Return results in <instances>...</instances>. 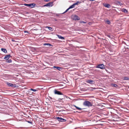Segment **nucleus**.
Segmentation results:
<instances>
[{
    "label": "nucleus",
    "instance_id": "nucleus-1",
    "mask_svg": "<svg viewBox=\"0 0 129 129\" xmlns=\"http://www.w3.org/2000/svg\"><path fill=\"white\" fill-rule=\"evenodd\" d=\"M6 84L9 87H11L15 88L17 86L15 84H12L11 83H10L8 82H6Z\"/></svg>",
    "mask_w": 129,
    "mask_h": 129
},
{
    "label": "nucleus",
    "instance_id": "nucleus-2",
    "mask_svg": "<svg viewBox=\"0 0 129 129\" xmlns=\"http://www.w3.org/2000/svg\"><path fill=\"white\" fill-rule=\"evenodd\" d=\"M24 5L26 6L30 7L31 8H33L35 7V6L36 5V4L35 3L30 4H24Z\"/></svg>",
    "mask_w": 129,
    "mask_h": 129
},
{
    "label": "nucleus",
    "instance_id": "nucleus-3",
    "mask_svg": "<svg viewBox=\"0 0 129 129\" xmlns=\"http://www.w3.org/2000/svg\"><path fill=\"white\" fill-rule=\"evenodd\" d=\"M96 68H99L101 69H104L105 68V66L103 64H101L98 65L96 67Z\"/></svg>",
    "mask_w": 129,
    "mask_h": 129
},
{
    "label": "nucleus",
    "instance_id": "nucleus-4",
    "mask_svg": "<svg viewBox=\"0 0 129 129\" xmlns=\"http://www.w3.org/2000/svg\"><path fill=\"white\" fill-rule=\"evenodd\" d=\"M56 118L58 121L61 122H65L66 121V120L63 119L61 117H57Z\"/></svg>",
    "mask_w": 129,
    "mask_h": 129
},
{
    "label": "nucleus",
    "instance_id": "nucleus-5",
    "mask_svg": "<svg viewBox=\"0 0 129 129\" xmlns=\"http://www.w3.org/2000/svg\"><path fill=\"white\" fill-rule=\"evenodd\" d=\"M54 93L55 94H57L59 95H62L63 94L62 93L60 92V91L55 90L54 91Z\"/></svg>",
    "mask_w": 129,
    "mask_h": 129
},
{
    "label": "nucleus",
    "instance_id": "nucleus-6",
    "mask_svg": "<svg viewBox=\"0 0 129 129\" xmlns=\"http://www.w3.org/2000/svg\"><path fill=\"white\" fill-rule=\"evenodd\" d=\"M72 18L73 20H79L80 19V18L76 15H75L73 16Z\"/></svg>",
    "mask_w": 129,
    "mask_h": 129
},
{
    "label": "nucleus",
    "instance_id": "nucleus-7",
    "mask_svg": "<svg viewBox=\"0 0 129 129\" xmlns=\"http://www.w3.org/2000/svg\"><path fill=\"white\" fill-rule=\"evenodd\" d=\"M83 105L85 106L89 107V101H85L83 103Z\"/></svg>",
    "mask_w": 129,
    "mask_h": 129
},
{
    "label": "nucleus",
    "instance_id": "nucleus-8",
    "mask_svg": "<svg viewBox=\"0 0 129 129\" xmlns=\"http://www.w3.org/2000/svg\"><path fill=\"white\" fill-rule=\"evenodd\" d=\"M93 103L89 102V108L90 107H92L93 108H94V106L93 104Z\"/></svg>",
    "mask_w": 129,
    "mask_h": 129
},
{
    "label": "nucleus",
    "instance_id": "nucleus-9",
    "mask_svg": "<svg viewBox=\"0 0 129 129\" xmlns=\"http://www.w3.org/2000/svg\"><path fill=\"white\" fill-rule=\"evenodd\" d=\"M57 36L60 39H64V38L63 37L59 35H57Z\"/></svg>",
    "mask_w": 129,
    "mask_h": 129
},
{
    "label": "nucleus",
    "instance_id": "nucleus-10",
    "mask_svg": "<svg viewBox=\"0 0 129 129\" xmlns=\"http://www.w3.org/2000/svg\"><path fill=\"white\" fill-rule=\"evenodd\" d=\"M47 6L49 7H52L53 6V3L50 2L49 3L47 4Z\"/></svg>",
    "mask_w": 129,
    "mask_h": 129
},
{
    "label": "nucleus",
    "instance_id": "nucleus-11",
    "mask_svg": "<svg viewBox=\"0 0 129 129\" xmlns=\"http://www.w3.org/2000/svg\"><path fill=\"white\" fill-rule=\"evenodd\" d=\"M1 50L3 52L5 53H7V51L6 49L4 48H2Z\"/></svg>",
    "mask_w": 129,
    "mask_h": 129
},
{
    "label": "nucleus",
    "instance_id": "nucleus-12",
    "mask_svg": "<svg viewBox=\"0 0 129 129\" xmlns=\"http://www.w3.org/2000/svg\"><path fill=\"white\" fill-rule=\"evenodd\" d=\"M104 6L106 8H110V5L108 4H105V5H104Z\"/></svg>",
    "mask_w": 129,
    "mask_h": 129
},
{
    "label": "nucleus",
    "instance_id": "nucleus-13",
    "mask_svg": "<svg viewBox=\"0 0 129 129\" xmlns=\"http://www.w3.org/2000/svg\"><path fill=\"white\" fill-rule=\"evenodd\" d=\"M122 11L125 13H127L128 12L127 11L126 9H123L122 10Z\"/></svg>",
    "mask_w": 129,
    "mask_h": 129
},
{
    "label": "nucleus",
    "instance_id": "nucleus-14",
    "mask_svg": "<svg viewBox=\"0 0 129 129\" xmlns=\"http://www.w3.org/2000/svg\"><path fill=\"white\" fill-rule=\"evenodd\" d=\"M54 68H56L59 71H60L61 69V68L60 67H56L55 66L54 67Z\"/></svg>",
    "mask_w": 129,
    "mask_h": 129
},
{
    "label": "nucleus",
    "instance_id": "nucleus-15",
    "mask_svg": "<svg viewBox=\"0 0 129 129\" xmlns=\"http://www.w3.org/2000/svg\"><path fill=\"white\" fill-rule=\"evenodd\" d=\"M94 83V82L92 80H89V83L91 84H93Z\"/></svg>",
    "mask_w": 129,
    "mask_h": 129
},
{
    "label": "nucleus",
    "instance_id": "nucleus-16",
    "mask_svg": "<svg viewBox=\"0 0 129 129\" xmlns=\"http://www.w3.org/2000/svg\"><path fill=\"white\" fill-rule=\"evenodd\" d=\"M74 4H73L71 6H70L69 8V9H71L72 8H73L75 7V5H74Z\"/></svg>",
    "mask_w": 129,
    "mask_h": 129
},
{
    "label": "nucleus",
    "instance_id": "nucleus-17",
    "mask_svg": "<svg viewBox=\"0 0 129 129\" xmlns=\"http://www.w3.org/2000/svg\"><path fill=\"white\" fill-rule=\"evenodd\" d=\"M46 28H48V29L49 30H51V31H53V30H52V28L51 27L49 26H46Z\"/></svg>",
    "mask_w": 129,
    "mask_h": 129
},
{
    "label": "nucleus",
    "instance_id": "nucleus-18",
    "mask_svg": "<svg viewBox=\"0 0 129 129\" xmlns=\"http://www.w3.org/2000/svg\"><path fill=\"white\" fill-rule=\"evenodd\" d=\"M123 80H129V78L128 77H124Z\"/></svg>",
    "mask_w": 129,
    "mask_h": 129
},
{
    "label": "nucleus",
    "instance_id": "nucleus-19",
    "mask_svg": "<svg viewBox=\"0 0 129 129\" xmlns=\"http://www.w3.org/2000/svg\"><path fill=\"white\" fill-rule=\"evenodd\" d=\"M44 45V46H45V45H47L48 46H50L52 45L50 44H49V43H44V45Z\"/></svg>",
    "mask_w": 129,
    "mask_h": 129
},
{
    "label": "nucleus",
    "instance_id": "nucleus-20",
    "mask_svg": "<svg viewBox=\"0 0 129 129\" xmlns=\"http://www.w3.org/2000/svg\"><path fill=\"white\" fill-rule=\"evenodd\" d=\"M36 91H37V90H36V89H29V90L28 91L30 92V91H33L35 92Z\"/></svg>",
    "mask_w": 129,
    "mask_h": 129
},
{
    "label": "nucleus",
    "instance_id": "nucleus-21",
    "mask_svg": "<svg viewBox=\"0 0 129 129\" xmlns=\"http://www.w3.org/2000/svg\"><path fill=\"white\" fill-rule=\"evenodd\" d=\"M4 59H6V60H8L9 58L8 57V56L7 55H6L4 58Z\"/></svg>",
    "mask_w": 129,
    "mask_h": 129
},
{
    "label": "nucleus",
    "instance_id": "nucleus-22",
    "mask_svg": "<svg viewBox=\"0 0 129 129\" xmlns=\"http://www.w3.org/2000/svg\"><path fill=\"white\" fill-rule=\"evenodd\" d=\"M111 86L112 87H117V85L115 84H111Z\"/></svg>",
    "mask_w": 129,
    "mask_h": 129
},
{
    "label": "nucleus",
    "instance_id": "nucleus-23",
    "mask_svg": "<svg viewBox=\"0 0 129 129\" xmlns=\"http://www.w3.org/2000/svg\"><path fill=\"white\" fill-rule=\"evenodd\" d=\"M106 22L108 24H110L111 22L109 20H107L106 21Z\"/></svg>",
    "mask_w": 129,
    "mask_h": 129
},
{
    "label": "nucleus",
    "instance_id": "nucleus-24",
    "mask_svg": "<svg viewBox=\"0 0 129 129\" xmlns=\"http://www.w3.org/2000/svg\"><path fill=\"white\" fill-rule=\"evenodd\" d=\"M74 106L76 108V109L78 110H81L82 109L81 108H79L77 107L76 106Z\"/></svg>",
    "mask_w": 129,
    "mask_h": 129
},
{
    "label": "nucleus",
    "instance_id": "nucleus-25",
    "mask_svg": "<svg viewBox=\"0 0 129 129\" xmlns=\"http://www.w3.org/2000/svg\"><path fill=\"white\" fill-rule=\"evenodd\" d=\"M12 61L11 59H9V60H8L7 61V62L8 63H11Z\"/></svg>",
    "mask_w": 129,
    "mask_h": 129
},
{
    "label": "nucleus",
    "instance_id": "nucleus-26",
    "mask_svg": "<svg viewBox=\"0 0 129 129\" xmlns=\"http://www.w3.org/2000/svg\"><path fill=\"white\" fill-rule=\"evenodd\" d=\"M107 37H108L109 38H110V39H111L112 38L111 36L110 35H107Z\"/></svg>",
    "mask_w": 129,
    "mask_h": 129
},
{
    "label": "nucleus",
    "instance_id": "nucleus-27",
    "mask_svg": "<svg viewBox=\"0 0 129 129\" xmlns=\"http://www.w3.org/2000/svg\"><path fill=\"white\" fill-rule=\"evenodd\" d=\"M79 3V2H77L76 3L73 4H74V5L75 6L76 5H78V4Z\"/></svg>",
    "mask_w": 129,
    "mask_h": 129
},
{
    "label": "nucleus",
    "instance_id": "nucleus-28",
    "mask_svg": "<svg viewBox=\"0 0 129 129\" xmlns=\"http://www.w3.org/2000/svg\"><path fill=\"white\" fill-rule=\"evenodd\" d=\"M69 10V8H68V9H67L63 13H65L66 12H67Z\"/></svg>",
    "mask_w": 129,
    "mask_h": 129
},
{
    "label": "nucleus",
    "instance_id": "nucleus-29",
    "mask_svg": "<svg viewBox=\"0 0 129 129\" xmlns=\"http://www.w3.org/2000/svg\"><path fill=\"white\" fill-rule=\"evenodd\" d=\"M26 121L28 123H29L32 124V122H31V121Z\"/></svg>",
    "mask_w": 129,
    "mask_h": 129
},
{
    "label": "nucleus",
    "instance_id": "nucleus-30",
    "mask_svg": "<svg viewBox=\"0 0 129 129\" xmlns=\"http://www.w3.org/2000/svg\"><path fill=\"white\" fill-rule=\"evenodd\" d=\"M64 97L66 98L67 99L68 98H69V97L68 96H67L66 95H64Z\"/></svg>",
    "mask_w": 129,
    "mask_h": 129
},
{
    "label": "nucleus",
    "instance_id": "nucleus-31",
    "mask_svg": "<svg viewBox=\"0 0 129 129\" xmlns=\"http://www.w3.org/2000/svg\"><path fill=\"white\" fill-rule=\"evenodd\" d=\"M7 56H8V57L9 58H10L11 57V55H7Z\"/></svg>",
    "mask_w": 129,
    "mask_h": 129
},
{
    "label": "nucleus",
    "instance_id": "nucleus-32",
    "mask_svg": "<svg viewBox=\"0 0 129 129\" xmlns=\"http://www.w3.org/2000/svg\"><path fill=\"white\" fill-rule=\"evenodd\" d=\"M44 7H47V4L44 5Z\"/></svg>",
    "mask_w": 129,
    "mask_h": 129
},
{
    "label": "nucleus",
    "instance_id": "nucleus-33",
    "mask_svg": "<svg viewBox=\"0 0 129 129\" xmlns=\"http://www.w3.org/2000/svg\"><path fill=\"white\" fill-rule=\"evenodd\" d=\"M81 23H86V22H84V21H81Z\"/></svg>",
    "mask_w": 129,
    "mask_h": 129
},
{
    "label": "nucleus",
    "instance_id": "nucleus-34",
    "mask_svg": "<svg viewBox=\"0 0 129 129\" xmlns=\"http://www.w3.org/2000/svg\"><path fill=\"white\" fill-rule=\"evenodd\" d=\"M24 33H28V32L27 31H24Z\"/></svg>",
    "mask_w": 129,
    "mask_h": 129
},
{
    "label": "nucleus",
    "instance_id": "nucleus-35",
    "mask_svg": "<svg viewBox=\"0 0 129 129\" xmlns=\"http://www.w3.org/2000/svg\"><path fill=\"white\" fill-rule=\"evenodd\" d=\"M89 1H94L95 0H89Z\"/></svg>",
    "mask_w": 129,
    "mask_h": 129
},
{
    "label": "nucleus",
    "instance_id": "nucleus-36",
    "mask_svg": "<svg viewBox=\"0 0 129 129\" xmlns=\"http://www.w3.org/2000/svg\"><path fill=\"white\" fill-rule=\"evenodd\" d=\"M58 99L59 100H61L62 99Z\"/></svg>",
    "mask_w": 129,
    "mask_h": 129
},
{
    "label": "nucleus",
    "instance_id": "nucleus-37",
    "mask_svg": "<svg viewBox=\"0 0 129 129\" xmlns=\"http://www.w3.org/2000/svg\"><path fill=\"white\" fill-rule=\"evenodd\" d=\"M89 124L90 125H93V124Z\"/></svg>",
    "mask_w": 129,
    "mask_h": 129
},
{
    "label": "nucleus",
    "instance_id": "nucleus-38",
    "mask_svg": "<svg viewBox=\"0 0 129 129\" xmlns=\"http://www.w3.org/2000/svg\"><path fill=\"white\" fill-rule=\"evenodd\" d=\"M24 89H27V88H26V87H25Z\"/></svg>",
    "mask_w": 129,
    "mask_h": 129
},
{
    "label": "nucleus",
    "instance_id": "nucleus-39",
    "mask_svg": "<svg viewBox=\"0 0 129 129\" xmlns=\"http://www.w3.org/2000/svg\"><path fill=\"white\" fill-rule=\"evenodd\" d=\"M87 82L89 83V80L87 81Z\"/></svg>",
    "mask_w": 129,
    "mask_h": 129
},
{
    "label": "nucleus",
    "instance_id": "nucleus-40",
    "mask_svg": "<svg viewBox=\"0 0 129 129\" xmlns=\"http://www.w3.org/2000/svg\"><path fill=\"white\" fill-rule=\"evenodd\" d=\"M12 41H14V40H12Z\"/></svg>",
    "mask_w": 129,
    "mask_h": 129
},
{
    "label": "nucleus",
    "instance_id": "nucleus-41",
    "mask_svg": "<svg viewBox=\"0 0 129 129\" xmlns=\"http://www.w3.org/2000/svg\"><path fill=\"white\" fill-rule=\"evenodd\" d=\"M93 89H96V88H93Z\"/></svg>",
    "mask_w": 129,
    "mask_h": 129
},
{
    "label": "nucleus",
    "instance_id": "nucleus-42",
    "mask_svg": "<svg viewBox=\"0 0 129 129\" xmlns=\"http://www.w3.org/2000/svg\"><path fill=\"white\" fill-rule=\"evenodd\" d=\"M51 88V87H49V88H48V89H50V88Z\"/></svg>",
    "mask_w": 129,
    "mask_h": 129
},
{
    "label": "nucleus",
    "instance_id": "nucleus-43",
    "mask_svg": "<svg viewBox=\"0 0 129 129\" xmlns=\"http://www.w3.org/2000/svg\"><path fill=\"white\" fill-rule=\"evenodd\" d=\"M99 89H102V88H99Z\"/></svg>",
    "mask_w": 129,
    "mask_h": 129
},
{
    "label": "nucleus",
    "instance_id": "nucleus-44",
    "mask_svg": "<svg viewBox=\"0 0 129 129\" xmlns=\"http://www.w3.org/2000/svg\"><path fill=\"white\" fill-rule=\"evenodd\" d=\"M40 89H43V88H41Z\"/></svg>",
    "mask_w": 129,
    "mask_h": 129
},
{
    "label": "nucleus",
    "instance_id": "nucleus-45",
    "mask_svg": "<svg viewBox=\"0 0 129 129\" xmlns=\"http://www.w3.org/2000/svg\"><path fill=\"white\" fill-rule=\"evenodd\" d=\"M81 91H83V90H81Z\"/></svg>",
    "mask_w": 129,
    "mask_h": 129
},
{
    "label": "nucleus",
    "instance_id": "nucleus-46",
    "mask_svg": "<svg viewBox=\"0 0 129 129\" xmlns=\"http://www.w3.org/2000/svg\"><path fill=\"white\" fill-rule=\"evenodd\" d=\"M89 121H91V120H89Z\"/></svg>",
    "mask_w": 129,
    "mask_h": 129
}]
</instances>
